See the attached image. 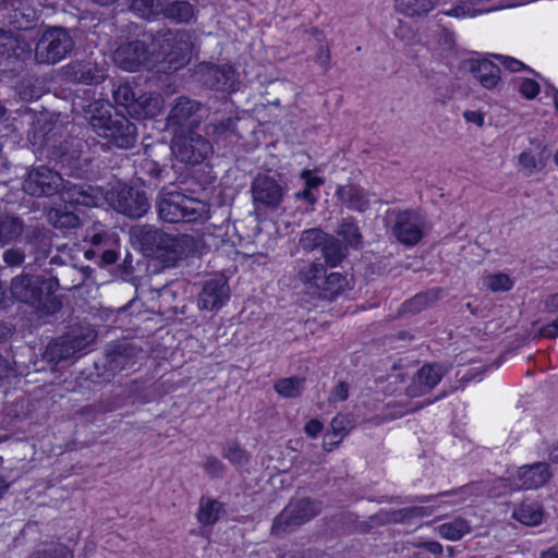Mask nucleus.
<instances>
[{"mask_svg": "<svg viewBox=\"0 0 558 558\" xmlns=\"http://www.w3.org/2000/svg\"><path fill=\"white\" fill-rule=\"evenodd\" d=\"M106 199L117 213L133 219L143 217L150 208L146 193L128 184L112 187Z\"/></svg>", "mask_w": 558, "mask_h": 558, "instance_id": "6", "label": "nucleus"}, {"mask_svg": "<svg viewBox=\"0 0 558 558\" xmlns=\"http://www.w3.org/2000/svg\"><path fill=\"white\" fill-rule=\"evenodd\" d=\"M336 195L341 203L350 210L365 213L369 208L368 195L364 189L348 184L339 185Z\"/></svg>", "mask_w": 558, "mask_h": 558, "instance_id": "21", "label": "nucleus"}, {"mask_svg": "<svg viewBox=\"0 0 558 558\" xmlns=\"http://www.w3.org/2000/svg\"><path fill=\"white\" fill-rule=\"evenodd\" d=\"M112 96L116 105L123 107L128 113L136 99L135 93L128 83L120 84L117 87L112 84Z\"/></svg>", "mask_w": 558, "mask_h": 558, "instance_id": "46", "label": "nucleus"}, {"mask_svg": "<svg viewBox=\"0 0 558 558\" xmlns=\"http://www.w3.org/2000/svg\"><path fill=\"white\" fill-rule=\"evenodd\" d=\"M163 100L159 94L145 93L136 97L129 109V116L137 120L153 118L162 109Z\"/></svg>", "mask_w": 558, "mask_h": 558, "instance_id": "22", "label": "nucleus"}, {"mask_svg": "<svg viewBox=\"0 0 558 558\" xmlns=\"http://www.w3.org/2000/svg\"><path fill=\"white\" fill-rule=\"evenodd\" d=\"M114 129H117V134H99L100 136L105 137H112L114 140L121 138V140H130L136 137L137 134V125L133 122H131L125 117H121L120 119H117L114 121Z\"/></svg>", "mask_w": 558, "mask_h": 558, "instance_id": "47", "label": "nucleus"}, {"mask_svg": "<svg viewBox=\"0 0 558 558\" xmlns=\"http://www.w3.org/2000/svg\"><path fill=\"white\" fill-rule=\"evenodd\" d=\"M300 178L304 181V187L317 190L325 184V179L316 174V170L303 169Z\"/></svg>", "mask_w": 558, "mask_h": 558, "instance_id": "53", "label": "nucleus"}, {"mask_svg": "<svg viewBox=\"0 0 558 558\" xmlns=\"http://www.w3.org/2000/svg\"><path fill=\"white\" fill-rule=\"evenodd\" d=\"M328 235L319 228L306 229L300 238V245L306 252H313L327 242Z\"/></svg>", "mask_w": 558, "mask_h": 558, "instance_id": "39", "label": "nucleus"}, {"mask_svg": "<svg viewBox=\"0 0 558 558\" xmlns=\"http://www.w3.org/2000/svg\"><path fill=\"white\" fill-rule=\"evenodd\" d=\"M337 233L351 247L357 248L362 244V234L353 217L343 218Z\"/></svg>", "mask_w": 558, "mask_h": 558, "instance_id": "37", "label": "nucleus"}, {"mask_svg": "<svg viewBox=\"0 0 558 558\" xmlns=\"http://www.w3.org/2000/svg\"><path fill=\"white\" fill-rule=\"evenodd\" d=\"M64 76L73 82L80 84H98L107 76V63L104 59L97 60H81L68 64L63 69Z\"/></svg>", "mask_w": 558, "mask_h": 558, "instance_id": "11", "label": "nucleus"}, {"mask_svg": "<svg viewBox=\"0 0 558 558\" xmlns=\"http://www.w3.org/2000/svg\"><path fill=\"white\" fill-rule=\"evenodd\" d=\"M537 335L546 339L558 338V316L550 323L541 326L537 330Z\"/></svg>", "mask_w": 558, "mask_h": 558, "instance_id": "56", "label": "nucleus"}, {"mask_svg": "<svg viewBox=\"0 0 558 558\" xmlns=\"http://www.w3.org/2000/svg\"><path fill=\"white\" fill-rule=\"evenodd\" d=\"M161 230L153 228L150 226L143 227L138 233L137 239L142 245V248L148 253L156 252L158 240L162 239Z\"/></svg>", "mask_w": 558, "mask_h": 558, "instance_id": "44", "label": "nucleus"}, {"mask_svg": "<svg viewBox=\"0 0 558 558\" xmlns=\"http://www.w3.org/2000/svg\"><path fill=\"white\" fill-rule=\"evenodd\" d=\"M77 350V339L61 337L49 343L46 354L50 360L59 362L72 357Z\"/></svg>", "mask_w": 558, "mask_h": 558, "instance_id": "30", "label": "nucleus"}, {"mask_svg": "<svg viewBox=\"0 0 558 558\" xmlns=\"http://www.w3.org/2000/svg\"><path fill=\"white\" fill-rule=\"evenodd\" d=\"M323 429L324 424L318 418H311L304 425V432L311 438H316Z\"/></svg>", "mask_w": 558, "mask_h": 558, "instance_id": "60", "label": "nucleus"}, {"mask_svg": "<svg viewBox=\"0 0 558 558\" xmlns=\"http://www.w3.org/2000/svg\"><path fill=\"white\" fill-rule=\"evenodd\" d=\"M202 77L205 85L217 90L234 92L239 86L230 66L208 65L203 70Z\"/></svg>", "mask_w": 558, "mask_h": 558, "instance_id": "17", "label": "nucleus"}, {"mask_svg": "<svg viewBox=\"0 0 558 558\" xmlns=\"http://www.w3.org/2000/svg\"><path fill=\"white\" fill-rule=\"evenodd\" d=\"M28 558H74V554L66 545L52 543L47 548L35 549Z\"/></svg>", "mask_w": 558, "mask_h": 558, "instance_id": "41", "label": "nucleus"}, {"mask_svg": "<svg viewBox=\"0 0 558 558\" xmlns=\"http://www.w3.org/2000/svg\"><path fill=\"white\" fill-rule=\"evenodd\" d=\"M354 428V421L351 414H340L338 413L332 417L329 424V432L333 434V436H340L345 438L351 430Z\"/></svg>", "mask_w": 558, "mask_h": 558, "instance_id": "45", "label": "nucleus"}, {"mask_svg": "<svg viewBox=\"0 0 558 558\" xmlns=\"http://www.w3.org/2000/svg\"><path fill=\"white\" fill-rule=\"evenodd\" d=\"M158 215L168 223H204L210 218V204L179 191L166 192L158 202Z\"/></svg>", "mask_w": 558, "mask_h": 558, "instance_id": "2", "label": "nucleus"}, {"mask_svg": "<svg viewBox=\"0 0 558 558\" xmlns=\"http://www.w3.org/2000/svg\"><path fill=\"white\" fill-rule=\"evenodd\" d=\"M512 517L524 525L537 526L543 521L544 511L537 501L523 500L513 509Z\"/></svg>", "mask_w": 558, "mask_h": 558, "instance_id": "26", "label": "nucleus"}, {"mask_svg": "<svg viewBox=\"0 0 558 558\" xmlns=\"http://www.w3.org/2000/svg\"><path fill=\"white\" fill-rule=\"evenodd\" d=\"M221 453L235 468L246 465L250 462V454L238 441L228 444L222 448Z\"/></svg>", "mask_w": 558, "mask_h": 558, "instance_id": "40", "label": "nucleus"}, {"mask_svg": "<svg viewBox=\"0 0 558 558\" xmlns=\"http://www.w3.org/2000/svg\"><path fill=\"white\" fill-rule=\"evenodd\" d=\"M17 48V40L11 32L0 29V65L12 58Z\"/></svg>", "mask_w": 558, "mask_h": 558, "instance_id": "49", "label": "nucleus"}, {"mask_svg": "<svg viewBox=\"0 0 558 558\" xmlns=\"http://www.w3.org/2000/svg\"><path fill=\"white\" fill-rule=\"evenodd\" d=\"M199 108L201 104L189 97L175 99L167 119V129L172 132V140H203L201 134L194 138V129L198 126L194 116Z\"/></svg>", "mask_w": 558, "mask_h": 558, "instance_id": "5", "label": "nucleus"}, {"mask_svg": "<svg viewBox=\"0 0 558 558\" xmlns=\"http://www.w3.org/2000/svg\"><path fill=\"white\" fill-rule=\"evenodd\" d=\"M323 511V501L311 498H291L284 508L274 518L271 534H290L306 524Z\"/></svg>", "mask_w": 558, "mask_h": 558, "instance_id": "3", "label": "nucleus"}, {"mask_svg": "<svg viewBox=\"0 0 558 558\" xmlns=\"http://www.w3.org/2000/svg\"><path fill=\"white\" fill-rule=\"evenodd\" d=\"M486 287L492 292H508L513 289L514 280L505 272H495L485 277Z\"/></svg>", "mask_w": 558, "mask_h": 558, "instance_id": "43", "label": "nucleus"}, {"mask_svg": "<svg viewBox=\"0 0 558 558\" xmlns=\"http://www.w3.org/2000/svg\"><path fill=\"white\" fill-rule=\"evenodd\" d=\"M254 202L267 208L276 209L280 206L283 197L282 187L270 178L257 180L253 186Z\"/></svg>", "mask_w": 558, "mask_h": 558, "instance_id": "18", "label": "nucleus"}, {"mask_svg": "<svg viewBox=\"0 0 558 558\" xmlns=\"http://www.w3.org/2000/svg\"><path fill=\"white\" fill-rule=\"evenodd\" d=\"M195 7L185 0H168L161 16L175 23H189L195 16Z\"/></svg>", "mask_w": 558, "mask_h": 558, "instance_id": "28", "label": "nucleus"}, {"mask_svg": "<svg viewBox=\"0 0 558 558\" xmlns=\"http://www.w3.org/2000/svg\"><path fill=\"white\" fill-rule=\"evenodd\" d=\"M57 277L22 274L12 279L10 292L14 300L28 305L41 315H54L62 308Z\"/></svg>", "mask_w": 558, "mask_h": 558, "instance_id": "1", "label": "nucleus"}, {"mask_svg": "<svg viewBox=\"0 0 558 558\" xmlns=\"http://www.w3.org/2000/svg\"><path fill=\"white\" fill-rule=\"evenodd\" d=\"M80 219L73 213H62L58 210L56 213V228L72 229L78 226Z\"/></svg>", "mask_w": 558, "mask_h": 558, "instance_id": "54", "label": "nucleus"}, {"mask_svg": "<svg viewBox=\"0 0 558 558\" xmlns=\"http://www.w3.org/2000/svg\"><path fill=\"white\" fill-rule=\"evenodd\" d=\"M441 289L433 288L422 291L405 300L398 308V316L418 314L432 307L440 298Z\"/></svg>", "mask_w": 558, "mask_h": 558, "instance_id": "20", "label": "nucleus"}, {"mask_svg": "<svg viewBox=\"0 0 558 558\" xmlns=\"http://www.w3.org/2000/svg\"><path fill=\"white\" fill-rule=\"evenodd\" d=\"M203 469L210 478H222L226 472L225 464L215 456L206 457Z\"/></svg>", "mask_w": 558, "mask_h": 558, "instance_id": "51", "label": "nucleus"}, {"mask_svg": "<svg viewBox=\"0 0 558 558\" xmlns=\"http://www.w3.org/2000/svg\"><path fill=\"white\" fill-rule=\"evenodd\" d=\"M397 9L407 16H423L434 8L433 0H396Z\"/></svg>", "mask_w": 558, "mask_h": 558, "instance_id": "38", "label": "nucleus"}, {"mask_svg": "<svg viewBox=\"0 0 558 558\" xmlns=\"http://www.w3.org/2000/svg\"><path fill=\"white\" fill-rule=\"evenodd\" d=\"M24 231V222L20 217H0V247L15 242Z\"/></svg>", "mask_w": 558, "mask_h": 558, "instance_id": "32", "label": "nucleus"}, {"mask_svg": "<svg viewBox=\"0 0 558 558\" xmlns=\"http://www.w3.org/2000/svg\"><path fill=\"white\" fill-rule=\"evenodd\" d=\"M75 47L70 32L61 26L44 29L35 45L34 58L38 64H56L65 59Z\"/></svg>", "mask_w": 558, "mask_h": 558, "instance_id": "4", "label": "nucleus"}, {"mask_svg": "<svg viewBox=\"0 0 558 558\" xmlns=\"http://www.w3.org/2000/svg\"><path fill=\"white\" fill-rule=\"evenodd\" d=\"M86 239L93 246H99L107 239V233L102 230H96L95 228L86 231Z\"/></svg>", "mask_w": 558, "mask_h": 558, "instance_id": "62", "label": "nucleus"}, {"mask_svg": "<svg viewBox=\"0 0 558 558\" xmlns=\"http://www.w3.org/2000/svg\"><path fill=\"white\" fill-rule=\"evenodd\" d=\"M295 88L292 83L284 80H276L266 86L264 97L265 106L288 105L293 99Z\"/></svg>", "mask_w": 558, "mask_h": 558, "instance_id": "25", "label": "nucleus"}, {"mask_svg": "<svg viewBox=\"0 0 558 558\" xmlns=\"http://www.w3.org/2000/svg\"><path fill=\"white\" fill-rule=\"evenodd\" d=\"M24 253L19 250L10 248L3 253V260L9 266H20L24 263Z\"/></svg>", "mask_w": 558, "mask_h": 558, "instance_id": "57", "label": "nucleus"}, {"mask_svg": "<svg viewBox=\"0 0 558 558\" xmlns=\"http://www.w3.org/2000/svg\"><path fill=\"white\" fill-rule=\"evenodd\" d=\"M52 131V124L48 121L38 120L35 124L34 140H45Z\"/></svg>", "mask_w": 558, "mask_h": 558, "instance_id": "61", "label": "nucleus"}, {"mask_svg": "<svg viewBox=\"0 0 558 558\" xmlns=\"http://www.w3.org/2000/svg\"><path fill=\"white\" fill-rule=\"evenodd\" d=\"M33 149L44 150L50 149L49 159L54 162V166H59L60 170L69 169L65 174L72 175L74 171L80 169L82 145L80 148L70 150V147L74 142H52L51 147L48 146L50 142H28Z\"/></svg>", "mask_w": 558, "mask_h": 558, "instance_id": "9", "label": "nucleus"}, {"mask_svg": "<svg viewBox=\"0 0 558 558\" xmlns=\"http://www.w3.org/2000/svg\"><path fill=\"white\" fill-rule=\"evenodd\" d=\"M471 532V525L464 518L457 517L437 526L438 535L447 541L457 542Z\"/></svg>", "mask_w": 558, "mask_h": 558, "instance_id": "31", "label": "nucleus"}, {"mask_svg": "<svg viewBox=\"0 0 558 558\" xmlns=\"http://www.w3.org/2000/svg\"><path fill=\"white\" fill-rule=\"evenodd\" d=\"M161 234L163 235L162 239L158 240L156 252L154 254L165 257V256H171V258L177 259L178 258V236H174L172 234L166 233L161 231Z\"/></svg>", "mask_w": 558, "mask_h": 558, "instance_id": "48", "label": "nucleus"}, {"mask_svg": "<svg viewBox=\"0 0 558 558\" xmlns=\"http://www.w3.org/2000/svg\"><path fill=\"white\" fill-rule=\"evenodd\" d=\"M226 514V505L211 497H201L196 520L202 526L215 525Z\"/></svg>", "mask_w": 558, "mask_h": 558, "instance_id": "24", "label": "nucleus"}, {"mask_svg": "<svg viewBox=\"0 0 558 558\" xmlns=\"http://www.w3.org/2000/svg\"><path fill=\"white\" fill-rule=\"evenodd\" d=\"M551 477L553 472L547 462L522 465L518 471V480L525 490L537 489L547 484Z\"/></svg>", "mask_w": 558, "mask_h": 558, "instance_id": "16", "label": "nucleus"}, {"mask_svg": "<svg viewBox=\"0 0 558 558\" xmlns=\"http://www.w3.org/2000/svg\"><path fill=\"white\" fill-rule=\"evenodd\" d=\"M444 371L438 363H425L414 374L408 387V395L421 397L430 392L442 379Z\"/></svg>", "mask_w": 558, "mask_h": 558, "instance_id": "12", "label": "nucleus"}, {"mask_svg": "<svg viewBox=\"0 0 558 558\" xmlns=\"http://www.w3.org/2000/svg\"><path fill=\"white\" fill-rule=\"evenodd\" d=\"M494 57L497 60H499L504 64V66L507 68L508 70H510L511 72H519L526 68L524 63H522L521 61H519L514 58L506 57V56H501V54H495Z\"/></svg>", "mask_w": 558, "mask_h": 558, "instance_id": "58", "label": "nucleus"}, {"mask_svg": "<svg viewBox=\"0 0 558 558\" xmlns=\"http://www.w3.org/2000/svg\"><path fill=\"white\" fill-rule=\"evenodd\" d=\"M174 46L173 31L161 28L150 35V43L147 45V52L151 63L155 66L167 57L172 58Z\"/></svg>", "mask_w": 558, "mask_h": 558, "instance_id": "19", "label": "nucleus"}, {"mask_svg": "<svg viewBox=\"0 0 558 558\" xmlns=\"http://www.w3.org/2000/svg\"><path fill=\"white\" fill-rule=\"evenodd\" d=\"M304 377L290 376L279 378L274 383L275 391L282 398L295 399L299 398L304 389Z\"/></svg>", "mask_w": 558, "mask_h": 558, "instance_id": "33", "label": "nucleus"}, {"mask_svg": "<svg viewBox=\"0 0 558 558\" xmlns=\"http://www.w3.org/2000/svg\"><path fill=\"white\" fill-rule=\"evenodd\" d=\"M415 549L409 558H440L444 551L442 545L437 541H424L412 543Z\"/></svg>", "mask_w": 558, "mask_h": 558, "instance_id": "42", "label": "nucleus"}, {"mask_svg": "<svg viewBox=\"0 0 558 558\" xmlns=\"http://www.w3.org/2000/svg\"><path fill=\"white\" fill-rule=\"evenodd\" d=\"M519 92L527 99H533L539 93V85L531 78H525L521 82Z\"/></svg>", "mask_w": 558, "mask_h": 558, "instance_id": "55", "label": "nucleus"}, {"mask_svg": "<svg viewBox=\"0 0 558 558\" xmlns=\"http://www.w3.org/2000/svg\"><path fill=\"white\" fill-rule=\"evenodd\" d=\"M295 277L301 283L316 290L326 275V266L320 263H303L295 267Z\"/></svg>", "mask_w": 558, "mask_h": 558, "instance_id": "29", "label": "nucleus"}, {"mask_svg": "<svg viewBox=\"0 0 558 558\" xmlns=\"http://www.w3.org/2000/svg\"><path fill=\"white\" fill-rule=\"evenodd\" d=\"M252 120L246 118H227L225 120H213L206 125V136L210 137H244L248 133V125Z\"/></svg>", "mask_w": 558, "mask_h": 558, "instance_id": "15", "label": "nucleus"}, {"mask_svg": "<svg viewBox=\"0 0 558 558\" xmlns=\"http://www.w3.org/2000/svg\"><path fill=\"white\" fill-rule=\"evenodd\" d=\"M319 553L318 551H312V550H295V551H288L281 556V558H318Z\"/></svg>", "mask_w": 558, "mask_h": 558, "instance_id": "64", "label": "nucleus"}, {"mask_svg": "<svg viewBox=\"0 0 558 558\" xmlns=\"http://www.w3.org/2000/svg\"><path fill=\"white\" fill-rule=\"evenodd\" d=\"M348 284L345 275L337 271L326 272L319 283L317 293L323 299L332 300L344 292Z\"/></svg>", "mask_w": 558, "mask_h": 558, "instance_id": "27", "label": "nucleus"}, {"mask_svg": "<svg viewBox=\"0 0 558 558\" xmlns=\"http://www.w3.org/2000/svg\"><path fill=\"white\" fill-rule=\"evenodd\" d=\"M102 107L104 105L100 101L84 107L86 119L94 130H111L114 128V121L111 120V117L107 116V112H101Z\"/></svg>", "mask_w": 558, "mask_h": 558, "instance_id": "35", "label": "nucleus"}, {"mask_svg": "<svg viewBox=\"0 0 558 558\" xmlns=\"http://www.w3.org/2000/svg\"><path fill=\"white\" fill-rule=\"evenodd\" d=\"M343 439L344 438H342L340 436H333V434H330V432L327 430L326 434L324 435L323 449L326 452H332L335 449H337L341 445Z\"/></svg>", "mask_w": 558, "mask_h": 558, "instance_id": "59", "label": "nucleus"}, {"mask_svg": "<svg viewBox=\"0 0 558 558\" xmlns=\"http://www.w3.org/2000/svg\"><path fill=\"white\" fill-rule=\"evenodd\" d=\"M325 264L328 267H337L347 256V247L336 238H328L322 247Z\"/></svg>", "mask_w": 558, "mask_h": 558, "instance_id": "36", "label": "nucleus"}, {"mask_svg": "<svg viewBox=\"0 0 558 558\" xmlns=\"http://www.w3.org/2000/svg\"><path fill=\"white\" fill-rule=\"evenodd\" d=\"M169 144L173 154L181 162L199 165L214 154L213 142H160Z\"/></svg>", "mask_w": 558, "mask_h": 558, "instance_id": "13", "label": "nucleus"}, {"mask_svg": "<svg viewBox=\"0 0 558 558\" xmlns=\"http://www.w3.org/2000/svg\"><path fill=\"white\" fill-rule=\"evenodd\" d=\"M113 62L126 71H137L142 66L153 68L147 52V44L143 40L121 44L113 52Z\"/></svg>", "mask_w": 558, "mask_h": 558, "instance_id": "10", "label": "nucleus"}, {"mask_svg": "<svg viewBox=\"0 0 558 558\" xmlns=\"http://www.w3.org/2000/svg\"><path fill=\"white\" fill-rule=\"evenodd\" d=\"M466 63L470 72L485 88H493L500 81V69L492 61L471 59Z\"/></svg>", "mask_w": 558, "mask_h": 558, "instance_id": "23", "label": "nucleus"}, {"mask_svg": "<svg viewBox=\"0 0 558 558\" xmlns=\"http://www.w3.org/2000/svg\"><path fill=\"white\" fill-rule=\"evenodd\" d=\"M62 178L46 166L32 169L23 181V191L34 197L52 196L59 192Z\"/></svg>", "mask_w": 558, "mask_h": 558, "instance_id": "8", "label": "nucleus"}, {"mask_svg": "<svg viewBox=\"0 0 558 558\" xmlns=\"http://www.w3.org/2000/svg\"><path fill=\"white\" fill-rule=\"evenodd\" d=\"M519 165L525 171L526 175H532L534 172L542 170L545 166L542 159H537L530 151H522L519 155Z\"/></svg>", "mask_w": 558, "mask_h": 558, "instance_id": "50", "label": "nucleus"}, {"mask_svg": "<svg viewBox=\"0 0 558 558\" xmlns=\"http://www.w3.org/2000/svg\"><path fill=\"white\" fill-rule=\"evenodd\" d=\"M544 310L546 313H558V292L551 293L544 300Z\"/></svg>", "mask_w": 558, "mask_h": 558, "instance_id": "63", "label": "nucleus"}, {"mask_svg": "<svg viewBox=\"0 0 558 558\" xmlns=\"http://www.w3.org/2000/svg\"><path fill=\"white\" fill-rule=\"evenodd\" d=\"M230 299V290L227 281L210 279L205 282L198 298L201 310L217 312L221 310Z\"/></svg>", "mask_w": 558, "mask_h": 558, "instance_id": "14", "label": "nucleus"}, {"mask_svg": "<svg viewBox=\"0 0 558 558\" xmlns=\"http://www.w3.org/2000/svg\"><path fill=\"white\" fill-rule=\"evenodd\" d=\"M174 46L170 63L180 62V65L187 62L192 57L193 44L186 32L173 31Z\"/></svg>", "mask_w": 558, "mask_h": 558, "instance_id": "34", "label": "nucleus"}, {"mask_svg": "<svg viewBox=\"0 0 558 558\" xmlns=\"http://www.w3.org/2000/svg\"><path fill=\"white\" fill-rule=\"evenodd\" d=\"M391 234L402 245L413 247L424 238V219L417 209H392Z\"/></svg>", "mask_w": 558, "mask_h": 558, "instance_id": "7", "label": "nucleus"}, {"mask_svg": "<svg viewBox=\"0 0 558 558\" xmlns=\"http://www.w3.org/2000/svg\"><path fill=\"white\" fill-rule=\"evenodd\" d=\"M350 395V386L347 381H339L329 392L328 401L330 403H338L347 401Z\"/></svg>", "mask_w": 558, "mask_h": 558, "instance_id": "52", "label": "nucleus"}]
</instances>
